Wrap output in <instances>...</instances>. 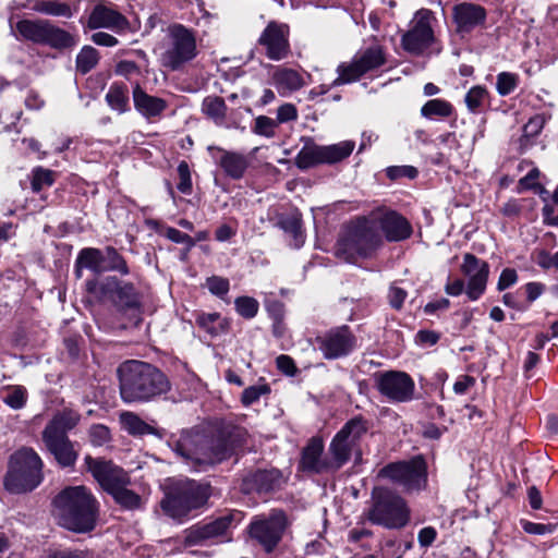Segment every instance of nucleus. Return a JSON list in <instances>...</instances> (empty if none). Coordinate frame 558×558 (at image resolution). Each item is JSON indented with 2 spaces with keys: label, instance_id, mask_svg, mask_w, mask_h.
Instances as JSON below:
<instances>
[{
  "label": "nucleus",
  "instance_id": "obj_58",
  "mask_svg": "<svg viewBox=\"0 0 558 558\" xmlns=\"http://www.w3.org/2000/svg\"><path fill=\"white\" fill-rule=\"evenodd\" d=\"M522 529L527 534L545 535L554 532L555 526L551 524L534 523L530 521H522Z\"/></svg>",
  "mask_w": 558,
  "mask_h": 558
},
{
  "label": "nucleus",
  "instance_id": "obj_59",
  "mask_svg": "<svg viewBox=\"0 0 558 558\" xmlns=\"http://www.w3.org/2000/svg\"><path fill=\"white\" fill-rule=\"evenodd\" d=\"M518 280L517 271L513 268H505L498 279L497 289L504 291L513 286Z\"/></svg>",
  "mask_w": 558,
  "mask_h": 558
},
{
  "label": "nucleus",
  "instance_id": "obj_44",
  "mask_svg": "<svg viewBox=\"0 0 558 558\" xmlns=\"http://www.w3.org/2000/svg\"><path fill=\"white\" fill-rule=\"evenodd\" d=\"M489 93L486 87L476 85L469 89L464 97L468 110L472 113H478L487 101Z\"/></svg>",
  "mask_w": 558,
  "mask_h": 558
},
{
  "label": "nucleus",
  "instance_id": "obj_47",
  "mask_svg": "<svg viewBox=\"0 0 558 558\" xmlns=\"http://www.w3.org/2000/svg\"><path fill=\"white\" fill-rule=\"evenodd\" d=\"M519 84V75L511 72H501L497 75L496 90L500 96L511 94Z\"/></svg>",
  "mask_w": 558,
  "mask_h": 558
},
{
  "label": "nucleus",
  "instance_id": "obj_13",
  "mask_svg": "<svg viewBox=\"0 0 558 558\" xmlns=\"http://www.w3.org/2000/svg\"><path fill=\"white\" fill-rule=\"evenodd\" d=\"M353 141H342L332 145L305 144L295 156V166L305 170L317 165H333L348 158L354 150Z\"/></svg>",
  "mask_w": 558,
  "mask_h": 558
},
{
  "label": "nucleus",
  "instance_id": "obj_9",
  "mask_svg": "<svg viewBox=\"0 0 558 558\" xmlns=\"http://www.w3.org/2000/svg\"><path fill=\"white\" fill-rule=\"evenodd\" d=\"M383 244V235L369 213L348 226L345 234L338 241L337 253L351 260L355 256H369Z\"/></svg>",
  "mask_w": 558,
  "mask_h": 558
},
{
  "label": "nucleus",
  "instance_id": "obj_35",
  "mask_svg": "<svg viewBox=\"0 0 558 558\" xmlns=\"http://www.w3.org/2000/svg\"><path fill=\"white\" fill-rule=\"evenodd\" d=\"M277 89L281 93L294 92L303 87L304 81L299 72L292 69L279 68L272 75Z\"/></svg>",
  "mask_w": 558,
  "mask_h": 558
},
{
  "label": "nucleus",
  "instance_id": "obj_19",
  "mask_svg": "<svg viewBox=\"0 0 558 558\" xmlns=\"http://www.w3.org/2000/svg\"><path fill=\"white\" fill-rule=\"evenodd\" d=\"M433 40L430 12L421 10L415 14L411 28L403 34L401 45L405 51L420 54L432 45Z\"/></svg>",
  "mask_w": 558,
  "mask_h": 558
},
{
  "label": "nucleus",
  "instance_id": "obj_61",
  "mask_svg": "<svg viewBox=\"0 0 558 558\" xmlns=\"http://www.w3.org/2000/svg\"><path fill=\"white\" fill-rule=\"evenodd\" d=\"M44 558H94V556L93 553L89 550L68 549L54 551L52 554L47 555Z\"/></svg>",
  "mask_w": 558,
  "mask_h": 558
},
{
  "label": "nucleus",
  "instance_id": "obj_39",
  "mask_svg": "<svg viewBox=\"0 0 558 558\" xmlns=\"http://www.w3.org/2000/svg\"><path fill=\"white\" fill-rule=\"evenodd\" d=\"M1 400L12 410H21L28 399L27 389L21 385H9L1 389Z\"/></svg>",
  "mask_w": 558,
  "mask_h": 558
},
{
  "label": "nucleus",
  "instance_id": "obj_38",
  "mask_svg": "<svg viewBox=\"0 0 558 558\" xmlns=\"http://www.w3.org/2000/svg\"><path fill=\"white\" fill-rule=\"evenodd\" d=\"M77 258L81 265H84L86 269H89L94 274L100 275L106 272L105 255L99 248H82L77 254Z\"/></svg>",
  "mask_w": 558,
  "mask_h": 558
},
{
  "label": "nucleus",
  "instance_id": "obj_24",
  "mask_svg": "<svg viewBox=\"0 0 558 558\" xmlns=\"http://www.w3.org/2000/svg\"><path fill=\"white\" fill-rule=\"evenodd\" d=\"M323 452V439L312 437L302 450L299 468L304 472L315 474L338 471L340 468L336 466L335 457L330 456V459H324Z\"/></svg>",
  "mask_w": 558,
  "mask_h": 558
},
{
  "label": "nucleus",
  "instance_id": "obj_8",
  "mask_svg": "<svg viewBox=\"0 0 558 558\" xmlns=\"http://www.w3.org/2000/svg\"><path fill=\"white\" fill-rule=\"evenodd\" d=\"M43 461L37 452L28 447L16 450L9 461L4 487L12 494H23L35 489L43 481Z\"/></svg>",
  "mask_w": 558,
  "mask_h": 558
},
{
  "label": "nucleus",
  "instance_id": "obj_1",
  "mask_svg": "<svg viewBox=\"0 0 558 558\" xmlns=\"http://www.w3.org/2000/svg\"><path fill=\"white\" fill-rule=\"evenodd\" d=\"M121 399L126 403L147 402L167 393L168 377L156 366L142 361H126L118 368Z\"/></svg>",
  "mask_w": 558,
  "mask_h": 558
},
{
  "label": "nucleus",
  "instance_id": "obj_29",
  "mask_svg": "<svg viewBox=\"0 0 558 558\" xmlns=\"http://www.w3.org/2000/svg\"><path fill=\"white\" fill-rule=\"evenodd\" d=\"M135 109L146 119L159 117L168 107L165 99L148 95L138 84L133 88Z\"/></svg>",
  "mask_w": 558,
  "mask_h": 558
},
{
  "label": "nucleus",
  "instance_id": "obj_48",
  "mask_svg": "<svg viewBox=\"0 0 558 558\" xmlns=\"http://www.w3.org/2000/svg\"><path fill=\"white\" fill-rule=\"evenodd\" d=\"M270 393V387L268 384L253 385L245 388L241 396V402L244 407H250L257 402L260 397Z\"/></svg>",
  "mask_w": 558,
  "mask_h": 558
},
{
  "label": "nucleus",
  "instance_id": "obj_6",
  "mask_svg": "<svg viewBox=\"0 0 558 558\" xmlns=\"http://www.w3.org/2000/svg\"><path fill=\"white\" fill-rule=\"evenodd\" d=\"M210 497V487L190 478L173 480L163 499L160 501L162 511L177 520H183L189 514L204 507Z\"/></svg>",
  "mask_w": 558,
  "mask_h": 558
},
{
  "label": "nucleus",
  "instance_id": "obj_40",
  "mask_svg": "<svg viewBox=\"0 0 558 558\" xmlns=\"http://www.w3.org/2000/svg\"><path fill=\"white\" fill-rule=\"evenodd\" d=\"M227 105L221 97L208 96L203 100L202 111L217 125H222L227 116Z\"/></svg>",
  "mask_w": 558,
  "mask_h": 558
},
{
  "label": "nucleus",
  "instance_id": "obj_36",
  "mask_svg": "<svg viewBox=\"0 0 558 558\" xmlns=\"http://www.w3.org/2000/svg\"><path fill=\"white\" fill-rule=\"evenodd\" d=\"M122 428L132 436L158 435V430L144 422L137 414L133 412H122L119 416Z\"/></svg>",
  "mask_w": 558,
  "mask_h": 558
},
{
  "label": "nucleus",
  "instance_id": "obj_31",
  "mask_svg": "<svg viewBox=\"0 0 558 558\" xmlns=\"http://www.w3.org/2000/svg\"><path fill=\"white\" fill-rule=\"evenodd\" d=\"M80 414L73 410L64 409L57 412L43 430L41 436L68 437V432L80 422Z\"/></svg>",
  "mask_w": 558,
  "mask_h": 558
},
{
  "label": "nucleus",
  "instance_id": "obj_56",
  "mask_svg": "<svg viewBox=\"0 0 558 558\" xmlns=\"http://www.w3.org/2000/svg\"><path fill=\"white\" fill-rule=\"evenodd\" d=\"M166 236L174 243L186 245L187 250L195 245V240L192 236L172 227L166 230Z\"/></svg>",
  "mask_w": 558,
  "mask_h": 558
},
{
  "label": "nucleus",
  "instance_id": "obj_23",
  "mask_svg": "<svg viewBox=\"0 0 558 558\" xmlns=\"http://www.w3.org/2000/svg\"><path fill=\"white\" fill-rule=\"evenodd\" d=\"M86 28H107L117 34H122L130 29V22L126 16L105 1H98L88 15Z\"/></svg>",
  "mask_w": 558,
  "mask_h": 558
},
{
  "label": "nucleus",
  "instance_id": "obj_30",
  "mask_svg": "<svg viewBox=\"0 0 558 558\" xmlns=\"http://www.w3.org/2000/svg\"><path fill=\"white\" fill-rule=\"evenodd\" d=\"M276 226L290 238L291 246L299 248L304 244L305 233L303 230L302 215L298 210L279 215Z\"/></svg>",
  "mask_w": 558,
  "mask_h": 558
},
{
  "label": "nucleus",
  "instance_id": "obj_41",
  "mask_svg": "<svg viewBox=\"0 0 558 558\" xmlns=\"http://www.w3.org/2000/svg\"><path fill=\"white\" fill-rule=\"evenodd\" d=\"M106 100L112 110L124 113L129 110V90L124 84L113 83L108 93Z\"/></svg>",
  "mask_w": 558,
  "mask_h": 558
},
{
  "label": "nucleus",
  "instance_id": "obj_51",
  "mask_svg": "<svg viewBox=\"0 0 558 558\" xmlns=\"http://www.w3.org/2000/svg\"><path fill=\"white\" fill-rule=\"evenodd\" d=\"M206 287L211 294L222 299L230 290V282L227 278L211 276L206 279Z\"/></svg>",
  "mask_w": 558,
  "mask_h": 558
},
{
  "label": "nucleus",
  "instance_id": "obj_25",
  "mask_svg": "<svg viewBox=\"0 0 558 558\" xmlns=\"http://www.w3.org/2000/svg\"><path fill=\"white\" fill-rule=\"evenodd\" d=\"M281 477L276 469L252 471L242 478L241 490L244 494L268 493L280 486Z\"/></svg>",
  "mask_w": 558,
  "mask_h": 558
},
{
  "label": "nucleus",
  "instance_id": "obj_11",
  "mask_svg": "<svg viewBox=\"0 0 558 558\" xmlns=\"http://www.w3.org/2000/svg\"><path fill=\"white\" fill-rule=\"evenodd\" d=\"M368 430V422L361 415L349 420L342 428L333 436L328 451L335 457L336 466H343L352 456L355 462L362 460L361 438Z\"/></svg>",
  "mask_w": 558,
  "mask_h": 558
},
{
  "label": "nucleus",
  "instance_id": "obj_3",
  "mask_svg": "<svg viewBox=\"0 0 558 558\" xmlns=\"http://www.w3.org/2000/svg\"><path fill=\"white\" fill-rule=\"evenodd\" d=\"M173 451L187 463L209 465L230 458L234 452V441L225 433L207 436L199 432H185L175 441Z\"/></svg>",
  "mask_w": 558,
  "mask_h": 558
},
{
  "label": "nucleus",
  "instance_id": "obj_22",
  "mask_svg": "<svg viewBox=\"0 0 558 558\" xmlns=\"http://www.w3.org/2000/svg\"><path fill=\"white\" fill-rule=\"evenodd\" d=\"M258 44L265 49L268 59L279 61L290 53L289 26L270 22L258 38Z\"/></svg>",
  "mask_w": 558,
  "mask_h": 558
},
{
  "label": "nucleus",
  "instance_id": "obj_17",
  "mask_svg": "<svg viewBox=\"0 0 558 558\" xmlns=\"http://www.w3.org/2000/svg\"><path fill=\"white\" fill-rule=\"evenodd\" d=\"M376 386L383 396L395 402H408L414 397V380L404 372L381 373L376 378Z\"/></svg>",
  "mask_w": 558,
  "mask_h": 558
},
{
  "label": "nucleus",
  "instance_id": "obj_2",
  "mask_svg": "<svg viewBox=\"0 0 558 558\" xmlns=\"http://www.w3.org/2000/svg\"><path fill=\"white\" fill-rule=\"evenodd\" d=\"M51 512L62 527L86 533L96 525L98 502L85 486H69L53 498Z\"/></svg>",
  "mask_w": 558,
  "mask_h": 558
},
{
  "label": "nucleus",
  "instance_id": "obj_64",
  "mask_svg": "<svg viewBox=\"0 0 558 558\" xmlns=\"http://www.w3.org/2000/svg\"><path fill=\"white\" fill-rule=\"evenodd\" d=\"M537 265L544 269L554 267L558 270V252L551 255L546 251H541L537 255Z\"/></svg>",
  "mask_w": 558,
  "mask_h": 558
},
{
  "label": "nucleus",
  "instance_id": "obj_63",
  "mask_svg": "<svg viewBox=\"0 0 558 558\" xmlns=\"http://www.w3.org/2000/svg\"><path fill=\"white\" fill-rule=\"evenodd\" d=\"M437 537V531L433 526H425L417 534V542L421 547H429Z\"/></svg>",
  "mask_w": 558,
  "mask_h": 558
},
{
  "label": "nucleus",
  "instance_id": "obj_37",
  "mask_svg": "<svg viewBox=\"0 0 558 558\" xmlns=\"http://www.w3.org/2000/svg\"><path fill=\"white\" fill-rule=\"evenodd\" d=\"M31 9L35 12L70 19L73 15L72 8L66 2L59 0H33Z\"/></svg>",
  "mask_w": 558,
  "mask_h": 558
},
{
  "label": "nucleus",
  "instance_id": "obj_15",
  "mask_svg": "<svg viewBox=\"0 0 558 558\" xmlns=\"http://www.w3.org/2000/svg\"><path fill=\"white\" fill-rule=\"evenodd\" d=\"M378 476L390 480L407 492L420 490L427 481L426 463L421 456L409 461L392 462L384 466Z\"/></svg>",
  "mask_w": 558,
  "mask_h": 558
},
{
  "label": "nucleus",
  "instance_id": "obj_28",
  "mask_svg": "<svg viewBox=\"0 0 558 558\" xmlns=\"http://www.w3.org/2000/svg\"><path fill=\"white\" fill-rule=\"evenodd\" d=\"M453 19L458 31L468 33L485 22L486 11L481 5L463 2L453 7Z\"/></svg>",
  "mask_w": 558,
  "mask_h": 558
},
{
  "label": "nucleus",
  "instance_id": "obj_5",
  "mask_svg": "<svg viewBox=\"0 0 558 558\" xmlns=\"http://www.w3.org/2000/svg\"><path fill=\"white\" fill-rule=\"evenodd\" d=\"M85 464L102 489L110 494L120 507L126 510L141 508L142 498L128 488L130 477L123 469L111 461L94 459L90 456L85 457Z\"/></svg>",
  "mask_w": 558,
  "mask_h": 558
},
{
  "label": "nucleus",
  "instance_id": "obj_34",
  "mask_svg": "<svg viewBox=\"0 0 558 558\" xmlns=\"http://www.w3.org/2000/svg\"><path fill=\"white\" fill-rule=\"evenodd\" d=\"M49 20H21L15 28L20 36L34 44H43Z\"/></svg>",
  "mask_w": 558,
  "mask_h": 558
},
{
  "label": "nucleus",
  "instance_id": "obj_43",
  "mask_svg": "<svg viewBox=\"0 0 558 558\" xmlns=\"http://www.w3.org/2000/svg\"><path fill=\"white\" fill-rule=\"evenodd\" d=\"M452 105L444 99H432L428 100L422 108L421 114L426 119H433L434 117L447 118L452 114Z\"/></svg>",
  "mask_w": 558,
  "mask_h": 558
},
{
  "label": "nucleus",
  "instance_id": "obj_49",
  "mask_svg": "<svg viewBox=\"0 0 558 558\" xmlns=\"http://www.w3.org/2000/svg\"><path fill=\"white\" fill-rule=\"evenodd\" d=\"M54 182V172L49 169L37 167L33 170L32 189L34 192L41 191L45 186H51Z\"/></svg>",
  "mask_w": 558,
  "mask_h": 558
},
{
  "label": "nucleus",
  "instance_id": "obj_50",
  "mask_svg": "<svg viewBox=\"0 0 558 558\" xmlns=\"http://www.w3.org/2000/svg\"><path fill=\"white\" fill-rule=\"evenodd\" d=\"M277 128L278 122H276V120L266 116H258L255 119L253 132L257 135L271 138L275 136Z\"/></svg>",
  "mask_w": 558,
  "mask_h": 558
},
{
  "label": "nucleus",
  "instance_id": "obj_33",
  "mask_svg": "<svg viewBox=\"0 0 558 558\" xmlns=\"http://www.w3.org/2000/svg\"><path fill=\"white\" fill-rule=\"evenodd\" d=\"M195 323L199 329L208 333L211 338L227 333L230 329V320L216 312L198 313Z\"/></svg>",
  "mask_w": 558,
  "mask_h": 558
},
{
  "label": "nucleus",
  "instance_id": "obj_10",
  "mask_svg": "<svg viewBox=\"0 0 558 558\" xmlns=\"http://www.w3.org/2000/svg\"><path fill=\"white\" fill-rule=\"evenodd\" d=\"M369 522L389 530L402 529L410 520V510L404 499L395 492L375 487L372 504L365 512Z\"/></svg>",
  "mask_w": 558,
  "mask_h": 558
},
{
  "label": "nucleus",
  "instance_id": "obj_14",
  "mask_svg": "<svg viewBox=\"0 0 558 558\" xmlns=\"http://www.w3.org/2000/svg\"><path fill=\"white\" fill-rule=\"evenodd\" d=\"M385 49L373 45L360 51L351 62L341 63L337 68L338 77L331 86H339L357 81L364 74L377 70L386 63Z\"/></svg>",
  "mask_w": 558,
  "mask_h": 558
},
{
  "label": "nucleus",
  "instance_id": "obj_4",
  "mask_svg": "<svg viewBox=\"0 0 558 558\" xmlns=\"http://www.w3.org/2000/svg\"><path fill=\"white\" fill-rule=\"evenodd\" d=\"M196 32L180 23H172L165 29L159 45V64L168 71L180 72L198 56Z\"/></svg>",
  "mask_w": 558,
  "mask_h": 558
},
{
  "label": "nucleus",
  "instance_id": "obj_53",
  "mask_svg": "<svg viewBox=\"0 0 558 558\" xmlns=\"http://www.w3.org/2000/svg\"><path fill=\"white\" fill-rule=\"evenodd\" d=\"M386 174L390 180H398L400 178L415 179L418 171L413 166H391L387 168Z\"/></svg>",
  "mask_w": 558,
  "mask_h": 558
},
{
  "label": "nucleus",
  "instance_id": "obj_55",
  "mask_svg": "<svg viewBox=\"0 0 558 558\" xmlns=\"http://www.w3.org/2000/svg\"><path fill=\"white\" fill-rule=\"evenodd\" d=\"M545 125V118L541 114L532 117L523 126V137L531 138L537 136Z\"/></svg>",
  "mask_w": 558,
  "mask_h": 558
},
{
  "label": "nucleus",
  "instance_id": "obj_7",
  "mask_svg": "<svg viewBox=\"0 0 558 558\" xmlns=\"http://www.w3.org/2000/svg\"><path fill=\"white\" fill-rule=\"evenodd\" d=\"M86 291L96 298L109 299L118 310L130 317L133 325L142 320V294L133 283L122 282L117 277H107L104 281L88 280Z\"/></svg>",
  "mask_w": 558,
  "mask_h": 558
},
{
  "label": "nucleus",
  "instance_id": "obj_18",
  "mask_svg": "<svg viewBox=\"0 0 558 558\" xmlns=\"http://www.w3.org/2000/svg\"><path fill=\"white\" fill-rule=\"evenodd\" d=\"M379 232L388 242H401L409 239L413 232L409 220L399 213L386 208L371 211Z\"/></svg>",
  "mask_w": 558,
  "mask_h": 558
},
{
  "label": "nucleus",
  "instance_id": "obj_52",
  "mask_svg": "<svg viewBox=\"0 0 558 558\" xmlns=\"http://www.w3.org/2000/svg\"><path fill=\"white\" fill-rule=\"evenodd\" d=\"M178 175H179V183L177 185V189L183 193V194H191L192 193V178H191V171L189 163L184 160H182L178 165Z\"/></svg>",
  "mask_w": 558,
  "mask_h": 558
},
{
  "label": "nucleus",
  "instance_id": "obj_54",
  "mask_svg": "<svg viewBox=\"0 0 558 558\" xmlns=\"http://www.w3.org/2000/svg\"><path fill=\"white\" fill-rule=\"evenodd\" d=\"M89 438L94 446L100 447L110 440V429L101 424L93 425L89 428Z\"/></svg>",
  "mask_w": 558,
  "mask_h": 558
},
{
  "label": "nucleus",
  "instance_id": "obj_57",
  "mask_svg": "<svg viewBox=\"0 0 558 558\" xmlns=\"http://www.w3.org/2000/svg\"><path fill=\"white\" fill-rule=\"evenodd\" d=\"M298 119L296 107L292 104H283L277 110L276 122L286 123Z\"/></svg>",
  "mask_w": 558,
  "mask_h": 558
},
{
  "label": "nucleus",
  "instance_id": "obj_60",
  "mask_svg": "<svg viewBox=\"0 0 558 558\" xmlns=\"http://www.w3.org/2000/svg\"><path fill=\"white\" fill-rule=\"evenodd\" d=\"M407 295H408L407 291L403 290L402 288L397 287V286H391L389 289V294H388L389 304L391 305V307H393L396 310H400L403 305V302H404Z\"/></svg>",
  "mask_w": 558,
  "mask_h": 558
},
{
  "label": "nucleus",
  "instance_id": "obj_12",
  "mask_svg": "<svg viewBox=\"0 0 558 558\" xmlns=\"http://www.w3.org/2000/svg\"><path fill=\"white\" fill-rule=\"evenodd\" d=\"M288 526L287 514L282 510L274 509L267 515L255 517L248 526V533L269 554L277 548Z\"/></svg>",
  "mask_w": 558,
  "mask_h": 558
},
{
  "label": "nucleus",
  "instance_id": "obj_62",
  "mask_svg": "<svg viewBox=\"0 0 558 558\" xmlns=\"http://www.w3.org/2000/svg\"><path fill=\"white\" fill-rule=\"evenodd\" d=\"M276 364L278 369L288 376H294L298 372L294 361L289 355H279L276 359Z\"/></svg>",
  "mask_w": 558,
  "mask_h": 558
},
{
  "label": "nucleus",
  "instance_id": "obj_42",
  "mask_svg": "<svg viewBox=\"0 0 558 558\" xmlns=\"http://www.w3.org/2000/svg\"><path fill=\"white\" fill-rule=\"evenodd\" d=\"M100 59L99 52L93 46H83L76 56V71L83 75L96 68Z\"/></svg>",
  "mask_w": 558,
  "mask_h": 558
},
{
  "label": "nucleus",
  "instance_id": "obj_45",
  "mask_svg": "<svg viewBox=\"0 0 558 558\" xmlns=\"http://www.w3.org/2000/svg\"><path fill=\"white\" fill-rule=\"evenodd\" d=\"M102 253L105 255L106 271H118L122 275L129 274L126 262L114 247L107 246Z\"/></svg>",
  "mask_w": 558,
  "mask_h": 558
},
{
  "label": "nucleus",
  "instance_id": "obj_21",
  "mask_svg": "<svg viewBox=\"0 0 558 558\" xmlns=\"http://www.w3.org/2000/svg\"><path fill=\"white\" fill-rule=\"evenodd\" d=\"M232 521L233 517L226 514L208 523L195 524L185 531L184 545L197 546L218 542V538L226 536Z\"/></svg>",
  "mask_w": 558,
  "mask_h": 558
},
{
  "label": "nucleus",
  "instance_id": "obj_46",
  "mask_svg": "<svg viewBox=\"0 0 558 558\" xmlns=\"http://www.w3.org/2000/svg\"><path fill=\"white\" fill-rule=\"evenodd\" d=\"M234 306L238 314L246 319L257 315L259 304L257 300L251 296H239L234 300Z\"/></svg>",
  "mask_w": 558,
  "mask_h": 558
},
{
  "label": "nucleus",
  "instance_id": "obj_16",
  "mask_svg": "<svg viewBox=\"0 0 558 558\" xmlns=\"http://www.w3.org/2000/svg\"><path fill=\"white\" fill-rule=\"evenodd\" d=\"M318 350L326 360H337L350 355L357 347V338L349 326L330 328L316 338Z\"/></svg>",
  "mask_w": 558,
  "mask_h": 558
},
{
  "label": "nucleus",
  "instance_id": "obj_27",
  "mask_svg": "<svg viewBox=\"0 0 558 558\" xmlns=\"http://www.w3.org/2000/svg\"><path fill=\"white\" fill-rule=\"evenodd\" d=\"M47 450L53 456L62 468L73 466L77 460L78 452L69 437L41 436Z\"/></svg>",
  "mask_w": 558,
  "mask_h": 558
},
{
  "label": "nucleus",
  "instance_id": "obj_26",
  "mask_svg": "<svg viewBox=\"0 0 558 558\" xmlns=\"http://www.w3.org/2000/svg\"><path fill=\"white\" fill-rule=\"evenodd\" d=\"M207 149L228 177L233 180L243 178L248 167V160L243 154L229 151L218 146H208Z\"/></svg>",
  "mask_w": 558,
  "mask_h": 558
},
{
  "label": "nucleus",
  "instance_id": "obj_20",
  "mask_svg": "<svg viewBox=\"0 0 558 558\" xmlns=\"http://www.w3.org/2000/svg\"><path fill=\"white\" fill-rule=\"evenodd\" d=\"M461 271L468 278L465 290L468 298L471 301L478 300L486 290L489 265L475 255L466 253L463 255Z\"/></svg>",
  "mask_w": 558,
  "mask_h": 558
},
{
  "label": "nucleus",
  "instance_id": "obj_32",
  "mask_svg": "<svg viewBox=\"0 0 558 558\" xmlns=\"http://www.w3.org/2000/svg\"><path fill=\"white\" fill-rule=\"evenodd\" d=\"M41 45L56 50L71 49L77 45V37L49 21Z\"/></svg>",
  "mask_w": 558,
  "mask_h": 558
}]
</instances>
